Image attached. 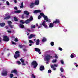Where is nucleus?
<instances>
[{"mask_svg":"<svg viewBox=\"0 0 78 78\" xmlns=\"http://www.w3.org/2000/svg\"><path fill=\"white\" fill-rule=\"evenodd\" d=\"M11 73H15L16 75H17L18 74L17 73V70H16L14 69L11 71Z\"/></svg>","mask_w":78,"mask_h":78,"instance_id":"f8f14e48","label":"nucleus"},{"mask_svg":"<svg viewBox=\"0 0 78 78\" xmlns=\"http://www.w3.org/2000/svg\"><path fill=\"white\" fill-rule=\"evenodd\" d=\"M78 66V65L77 64H76V67H77Z\"/></svg>","mask_w":78,"mask_h":78,"instance_id":"0e129e2a","label":"nucleus"},{"mask_svg":"<svg viewBox=\"0 0 78 78\" xmlns=\"http://www.w3.org/2000/svg\"><path fill=\"white\" fill-rule=\"evenodd\" d=\"M58 65L57 64H54V65H52L51 66V68H52V69H53V70H56V69L55 68V67H58Z\"/></svg>","mask_w":78,"mask_h":78,"instance_id":"0eeeda50","label":"nucleus"},{"mask_svg":"<svg viewBox=\"0 0 78 78\" xmlns=\"http://www.w3.org/2000/svg\"><path fill=\"white\" fill-rule=\"evenodd\" d=\"M29 43H32V44H33V43H34L33 41L31 40H29Z\"/></svg>","mask_w":78,"mask_h":78,"instance_id":"58836bf2","label":"nucleus"},{"mask_svg":"<svg viewBox=\"0 0 78 78\" xmlns=\"http://www.w3.org/2000/svg\"><path fill=\"white\" fill-rule=\"evenodd\" d=\"M40 15L41 16H42L44 18V20L46 22H50V20L48 19V17L46 16H45L44 14L42 13H40Z\"/></svg>","mask_w":78,"mask_h":78,"instance_id":"f257e3e1","label":"nucleus"},{"mask_svg":"<svg viewBox=\"0 0 78 78\" xmlns=\"http://www.w3.org/2000/svg\"><path fill=\"white\" fill-rule=\"evenodd\" d=\"M15 42H17L18 41V39L17 38H15Z\"/></svg>","mask_w":78,"mask_h":78,"instance_id":"37998d69","label":"nucleus"},{"mask_svg":"<svg viewBox=\"0 0 78 78\" xmlns=\"http://www.w3.org/2000/svg\"><path fill=\"white\" fill-rule=\"evenodd\" d=\"M14 76V75H13V74H10V78H12Z\"/></svg>","mask_w":78,"mask_h":78,"instance_id":"c756f323","label":"nucleus"},{"mask_svg":"<svg viewBox=\"0 0 78 78\" xmlns=\"http://www.w3.org/2000/svg\"><path fill=\"white\" fill-rule=\"evenodd\" d=\"M14 2H15V3H17V1L16 0H14Z\"/></svg>","mask_w":78,"mask_h":78,"instance_id":"13d9d810","label":"nucleus"},{"mask_svg":"<svg viewBox=\"0 0 78 78\" xmlns=\"http://www.w3.org/2000/svg\"><path fill=\"white\" fill-rule=\"evenodd\" d=\"M5 28L6 29H8V26H6L5 27Z\"/></svg>","mask_w":78,"mask_h":78,"instance_id":"4d7b16f0","label":"nucleus"},{"mask_svg":"<svg viewBox=\"0 0 78 78\" xmlns=\"http://www.w3.org/2000/svg\"><path fill=\"white\" fill-rule=\"evenodd\" d=\"M39 3V0H36L35 2V4L36 5H38Z\"/></svg>","mask_w":78,"mask_h":78,"instance_id":"2eb2a0df","label":"nucleus"},{"mask_svg":"<svg viewBox=\"0 0 78 78\" xmlns=\"http://www.w3.org/2000/svg\"><path fill=\"white\" fill-rule=\"evenodd\" d=\"M41 15H39L38 17V19H41Z\"/></svg>","mask_w":78,"mask_h":78,"instance_id":"09e8293b","label":"nucleus"},{"mask_svg":"<svg viewBox=\"0 0 78 78\" xmlns=\"http://www.w3.org/2000/svg\"><path fill=\"white\" fill-rule=\"evenodd\" d=\"M6 3L7 5H9V2H8V1H7Z\"/></svg>","mask_w":78,"mask_h":78,"instance_id":"c03bdc74","label":"nucleus"},{"mask_svg":"<svg viewBox=\"0 0 78 78\" xmlns=\"http://www.w3.org/2000/svg\"><path fill=\"white\" fill-rule=\"evenodd\" d=\"M36 45H39V40L37 39V40L36 41Z\"/></svg>","mask_w":78,"mask_h":78,"instance_id":"412c9836","label":"nucleus"},{"mask_svg":"<svg viewBox=\"0 0 78 78\" xmlns=\"http://www.w3.org/2000/svg\"><path fill=\"white\" fill-rule=\"evenodd\" d=\"M54 26L53 23H49V28H53Z\"/></svg>","mask_w":78,"mask_h":78,"instance_id":"f3484780","label":"nucleus"},{"mask_svg":"<svg viewBox=\"0 0 78 78\" xmlns=\"http://www.w3.org/2000/svg\"><path fill=\"white\" fill-rule=\"evenodd\" d=\"M14 20L15 21L17 22V21H18V19H17V17H14Z\"/></svg>","mask_w":78,"mask_h":78,"instance_id":"cd10ccee","label":"nucleus"},{"mask_svg":"<svg viewBox=\"0 0 78 78\" xmlns=\"http://www.w3.org/2000/svg\"><path fill=\"white\" fill-rule=\"evenodd\" d=\"M5 25V24L4 23H0V25L1 27H4Z\"/></svg>","mask_w":78,"mask_h":78,"instance_id":"4be33fe9","label":"nucleus"},{"mask_svg":"<svg viewBox=\"0 0 78 78\" xmlns=\"http://www.w3.org/2000/svg\"><path fill=\"white\" fill-rule=\"evenodd\" d=\"M60 70L62 72H64V69H63L62 68H61Z\"/></svg>","mask_w":78,"mask_h":78,"instance_id":"f704fd0d","label":"nucleus"},{"mask_svg":"<svg viewBox=\"0 0 78 78\" xmlns=\"http://www.w3.org/2000/svg\"><path fill=\"white\" fill-rule=\"evenodd\" d=\"M14 9L15 10H17V7H14Z\"/></svg>","mask_w":78,"mask_h":78,"instance_id":"de8ad7c7","label":"nucleus"},{"mask_svg":"<svg viewBox=\"0 0 78 78\" xmlns=\"http://www.w3.org/2000/svg\"><path fill=\"white\" fill-rule=\"evenodd\" d=\"M23 2H22L21 3V6H20V7L21 8H23Z\"/></svg>","mask_w":78,"mask_h":78,"instance_id":"7c9ffc66","label":"nucleus"},{"mask_svg":"<svg viewBox=\"0 0 78 78\" xmlns=\"http://www.w3.org/2000/svg\"><path fill=\"white\" fill-rule=\"evenodd\" d=\"M21 11H22L21 10L15 11H14V12L16 14H18L19 13H20V12H21Z\"/></svg>","mask_w":78,"mask_h":78,"instance_id":"dca6fc26","label":"nucleus"},{"mask_svg":"<svg viewBox=\"0 0 78 78\" xmlns=\"http://www.w3.org/2000/svg\"><path fill=\"white\" fill-rule=\"evenodd\" d=\"M51 58V57L50 55H47L44 58V60L48 62Z\"/></svg>","mask_w":78,"mask_h":78,"instance_id":"f03ea898","label":"nucleus"},{"mask_svg":"<svg viewBox=\"0 0 78 78\" xmlns=\"http://www.w3.org/2000/svg\"><path fill=\"white\" fill-rule=\"evenodd\" d=\"M3 40V41H4L7 42V41H9V40L7 36H4V37Z\"/></svg>","mask_w":78,"mask_h":78,"instance_id":"6e6552de","label":"nucleus"},{"mask_svg":"<svg viewBox=\"0 0 78 78\" xmlns=\"http://www.w3.org/2000/svg\"><path fill=\"white\" fill-rule=\"evenodd\" d=\"M12 44H14V45H16V43H14V41H12Z\"/></svg>","mask_w":78,"mask_h":78,"instance_id":"a18cd8bd","label":"nucleus"},{"mask_svg":"<svg viewBox=\"0 0 78 78\" xmlns=\"http://www.w3.org/2000/svg\"><path fill=\"white\" fill-rule=\"evenodd\" d=\"M56 61H57V59H54L52 61V62L56 63Z\"/></svg>","mask_w":78,"mask_h":78,"instance_id":"a878e982","label":"nucleus"},{"mask_svg":"<svg viewBox=\"0 0 78 78\" xmlns=\"http://www.w3.org/2000/svg\"><path fill=\"white\" fill-rule=\"evenodd\" d=\"M20 27L21 28H24V26L22 24H20Z\"/></svg>","mask_w":78,"mask_h":78,"instance_id":"393cba45","label":"nucleus"},{"mask_svg":"<svg viewBox=\"0 0 78 78\" xmlns=\"http://www.w3.org/2000/svg\"><path fill=\"white\" fill-rule=\"evenodd\" d=\"M7 32H8V33H11V30H7Z\"/></svg>","mask_w":78,"mask_h":78,"instance_id":"864d4df0","label":"nucleus"},{"mask_svg":"<svg viewBox=\"0 0 78 78\" xmlns=\"http://www.w3.org/2000/svg\"><path fill=\"white\" fill-rule=\"evenodd\" d=\"M67 31V30L65 29L64 30V31H65V32H66V31Z\"/></svg>","mask_w":78,"mask_h":78,"instance_id":"bf43d9fd","label":"nucleus"},{"mask_svg":"<svg viewBox=\"0 0 78 78\" xmlns=\"http://www.w3.org/2000/svg\"><path fill=\"white\" fill-rule=\"evenodd\" d=\"M38 53L39 54H41V52H40V51H38Z\"/></svg>","mask_w":78,"mask_h":78,"instance_id":"052dcab7","label":"nucleus"},{"mask_svg":"<svg viewBox=\"0 0 78 78\" xmlns=\"http://www.w3.org/2000/svg\"><path fill=\"white\" fill-rule=\"evenodd\" d=\"M17 62L18 64H19L20 65L21 64V62H20L19 61H17Z\"/></svg>","mask_w":78,"mask_h":78,"instance_id":"ea45409f","label":"nucleus"},{"mask_svg":"<svg viewBox=\"0 0 78 78\" xmlns=\"http://www.w3.org/2000/svg\"><path fill=\"white\" fill-rule=\"evenodd\" d=\"M22 19H24V17L23 16H22Z\"/></svg>","mask_w":78,"mask_h":78,"instance_id":"69168bd1","label":"nucleus"},{"mask_svg":"<svg viewBox=\"0 0 78 78\" xmlns=\"http://www.w3.org/2000/svg\"><path fill=\"white\" fill-rule=\"evenodd\" d=\"M32 65L34 66V68H36L37 66V63L36 62L34 61L32 63Z\"/></svg>","mask_w":78,"mask_h":78,"instance_id":"39448f33","label":"nucleus"},{"mask_svg":"<svg viewBox=\"0 0 78 78\" xmlns=\"http://www.w3.org/2000/svg\"><path fill=\"white\" fill-rule=\"evenodd\" d=\"M32 45V44H29V46H31Z\"/></svg>","mask_w":78,"mask_h":78,"instance_id":"774afa93","label":"nucleus"},{"mask_svg":"<svg viewBox=\"0 0 78 78\" xmlns=\"http://www.w3.org/2000/svg\"><path fill=\"white\" fill-rule=\"evenodd\" d=\"M23 50L24 51H27V49H24Z\"/></svg>","mask_w":78,"mask_h":78,"instance_id":"6e6d98bb","label":"nucleus"},{"mask_svg":"<svg viewBox=\"0 0 78 78\" xmlns=\"http://www.w3.org/2000/svg\"><path fill=\"white\" fill-rule=\"evenodd\" d=\"M41 10H36L34 12V13H38L39 12H41Z\"/></svg>","mask_w":78,"mask_h":78,"instance_id":"4468645a","label":"nucleus"},{"mask_svg":"<svg viewBox=\"0 0 78 78\" xmlns=\"http://www.w3.org/2000/svg\"><path fill=\"white\" fill-rule=\"evenodd\" d=\"M36 27V26L34 25H32L31 26V28H34Z\"/></svg>","mask_w":78,"mask_h":78,"instance_id":"473e14b6","label":"nucleus"},{"mask_svg":"<svg viewBox=\"0 0 78 78\" xmlns=\"http://www.w3.org/2000/svg\"><path fill=\"white\" fill-rule=\"evenodd\" d=\"M19 47H20V48H22L23 46H22V45H20Z\"/></svg>","mask_w":78,"mask_h":78,"instance_id":"5fc2aeb1","label":"nucleus"},{"mask_svg":"<svg viewBox=\"0 0 78 78\" xmlns=\"http://www.w3.org/2000/svg\"><path fill=\"white\" fill-rule=\"evenodd\" d=\"M51 46H53L54 45V42H51Z\"/></svg>","mask_w":78,"mask_h":78,"instance_id":"4c0bfd02","label":"nucleus"},{"mask_svg":"<svg viewBox=\"0 0 78 78\" xmlns=\"http://www.w3.org/2000/svg\"><path fill=\"white\" fill-rule=\"evenodd\" d=\"M19 51H16L15 52V55H14V57L15 59H17L20 56L19 54Z\"/></svg>","mask_w":78,"mask_h":78,"instance_id":"7ed1b4c3","label":"nucleus"},{"mask_svg":"<svg viewBox=\"0 0 78 78\" xmlns=\"http://www.w3.org/2000/svg\"><path fill=\"white\" fill-rule=\"evenodd\" d=\"M51 70H49L48 71V73H51Z\"/></svg>","mask_w":78,"mask_h":78,"instance_id":"a19ab883","label":"nucleus"},{"mask_svg":"<svg viewBox=\"0 0 78 78\" xmlns=\"http://www.w3.org/2000/svg\"><path fill=\"white\" fill-rule=\"evenodd\" d=\"M11 17V16H7L6 18H5V19H9Z\"/></svg>","mask_w":78,"mask_h":78,"instance_id":"e433bc0d","label":"nucleus"},{"mask_svg":"<svg viewBox=\"0 0 78 78\" xmlns=\"http://www.w3.org/2000/svg\"><path fill=\"white\" fill-rule=\"evenodd\" d=\"M41 27H42V26H41L40 25V26H39L38 27V28H41Z\"/></svg>","mask_w":78,"mask_h":78,"instance_id":"680f3d73","label":"nucleus"},{"mask_svg":"<svg viewBox=\"0 0 78 78\" xmlns=\"http://www.w3.org/2000/svg\"><path fill=\"white\" fill-rule=\"evenodd\" d=\"M55 58H58V55H57L55 54Z\"/></svg>","mask_w":78,"mask_h":78,"instance_id":"c9c22d12","label":"nucleus"},{"mask_svg":"<svg viewBox=\"0 0 78 78\" xmlns=\"http://www.w3.org/2000/svg\"><path fill=\"white\" fill-rule=\"evenodd\" d=\"M61 76H62V77L63 78H65V76L63 75L62 74H61Z\"/></svg>","mask_w":78,"mask_h":78,"instance_id":"79ce46f5","label":"nucleus"},{"mask_svg":"<svg viewBox=\"0 0 78 78\" xmlns=\"http://www.w3.org/2000/svg\"><path fill=\"white\" fill-rule=\"evenodd\" d=\"M58 48L59 50H60V51H62V49L61 48Z\"/></svg>","mask_w":78,"mask_h":78,"instance_id":"603ef678","label":"nucleus"},{"mask_svg":"<svg viewBox=\"0 0 78 78\" xmlns=\"http://www.w3.org/2000/svg\"><path fill=\"white\" fill-rule=\"evenodd\" d=\"M32 76L33 78H35V76H34V74H32Z\"/></svg>","mask_w":78,"mask_h":78,"instance_id":"3c124183","label":"nucleus"},{"mask_svg":"<svg viewBox=\"0 0 78 78\" xmlns=\"http://www.w3.org/2000/svg\"><path fill=\"white\" fill-rule=\"evenodd\" d=\"M60 23V21H59V20L58 19L55 20V21L53 22V23Z\"/></svg>","mask_w":78,"mask_h":78,"instance_id":"9b49d317","label":"nucleus"},{"mask_svg":"<svg viewBox=\"0 0 78 78\" xmlns=\"http://www.w3.org/2000/svg\"><path fill=\"white\" fill-rule=\"evenodd\" d=\"M40 25L41 26H42V25H43V27H44L46 29H47V28H48V26H47V25H46L45 23V21H44L43 22L42 24H40Z\"/></svg>","mask_w":78,"mask_h":78,"instance_id":"20e7f679","label":"nucleus"},{"mask_svg":"<svg viewBox=\"0 0 78 78\" xmlns=\"http://www.w3.org/2000/svg\"><path fill=\"white\" fill-rule=\"evenodd\" d=\"M20 22L23 24L25 23V21H24L23 20H21L20 21Z\"/></svg>","mask_w":78,"mask_h":78,"instance_id":"2f4dec72","label":"nucleus"},{"mask_svg":"<svg viewBox=\"0 0 78 78\" xmlns=\"http://www.w3.org/2000/svg\"><path fill=\"white\" fill-rule=\"evenodd\" d=\"M35 50L36 51H41V50L40 49L37 48H35Z\"/></svg>","mask_w":78,"mask_h":78,"instance_id":"5701e85b","label":"nucleus"},{"mask_svg":"<svg viewBox=\"0 0 78 78\" xmlns=\"http://www.w3.org/2000/svg\"><path fill=\"white\" fill-rule=\"evenodd\" d=\"M24 13L25 14L27 15L25 18H28V15L29 14V12L27 11H24Z\"/></svg>","mask_w":78,"mask_h":78,"instance_id":"1a4fd4ad","label":"nucleus"},{"mask_svg":"<svg viewBox=\"0 0 78 78\" xmlns=\"http://www.w3.org/2000/svg\"><path fill=\"white\" fill-rule=\"evenodd\" d=\"M36 35L34 34H31L29 37H28L29 39H31L33 38Z\"/></svg>","mask_w":78,"mask_h":78,"instance_id":"ddd939ff","label":"nucleus"},{"mask_svg":"<svg viewBox=\"0 0 78 78\" xmlns=\"http://www.w3.org/2000/svg\"><path fill=\"white\" fill-rule=\"evenodd\" d=\"M33 20V17L32 16H31L30 17L29 20H26L25 21V23H30V21L32 20Z\"/></svg>","mask_w":78,"mask_h":78,"instance_id":"423d86ee","label":"nucleus"},{"mask_svg":"<svg viewBox=\"0 0 78 78\" xmlns=\"http://www.w3.org/2000/svg\"><path fill=\"white\" fill-rule=\"evenodd\" d=\"M8 24H9V25H11V23H12V22H11V21H8Z\"/></svg>","mask_w":78,"mask_h":78,"instance_id":"72a5a7b5","label":"nucleus"},{"mask_svg":"<svg viewBox=\"0 0 78 78\" xmlns=\"http://www.w3.org/2000/svg\"><path fill=\"white\" fill-rule=\"evenodd\" d=\"M28 62H26L22 63V65H23V66H25L26 64H28Z\"/></svg>","mask_w":78,"mask_h":78,"instance_id":"bb28decb","label":"nucleus"},{"mask_svg":"<svg viewBox=\"0 0 78 78\" xmlns=\"http://www.w3.org/2000/svg\"><path fill=\"white\" fill-rule=\"evenodd\" d=\"M74 56H76L75 54L74 53H72L70 55V57L71 58H73Z\"/></svg>","mask_w":78,"mask_h":78,"instance_id":"a211bd4d","label":"nucleus"},{"mask_svg":"<svg viewBox=\"0 0 78 78\" xmlns=\"http://www.w3.org/2000/svg\"><path fill=\"white\" fill-rule=\"evenodd\" d=\"M47 41V39L45 37H43L42 39V41L44 42H45Z\"/></svg>","mask_w":78,"mask_h":78,"instance_id":"b1692460","label":"nucleus"},{"mask_svg":"<svg viewBox=\"0 0 78 78\" xmlns=\"http://www.w3.org/2000/svg\"><path fill=\"white\" fill-rule=\"evenodd\" d=\"M40 70L41 71L44 70V66H40Z\"/></svg>","mask_w":78,"mask_h":78,"instance_id":"6ab92c4d","label":"nucleus"},{"mask_svg":"<svg viewBox=\"0 0 78 78\" xmlns=\"http://www.w3.org/2000/svg\"><path fill=\"white\" fill-rule=\"evenodd\" d=\"M20 61L22 63H23V62H25V60H24L23 58L21 59Z\"/></svg>","mask_w":78,"mask_h":78,"instance_id":"c85d7f7f","label":"nucleus"},{"mask_svg":"<svg viewBox=\"0 0 78 78\" xmlns=\"http://www.w3.org/2000/svg\"><path fill=\"white\" fill-rule=\"evenodd\" d=\"M11 28H12L13 27V26L12 25H10L9 26Z\"/></svg>","mask_w":78,"mask_h":78,"instance_id":"49530a36","label":"nucleus"},{"mask_svg":"<svg viewBox=\"0 0 78 78\" xmlns=\"http://www.w3.org/2000/svg\"><path fill=\"white\" fill-rule=\"evenodd\" d=\"M61 63H62V64H64V61H63V60H61Z\"/></svg>","mask_w":78,"mask_h":78,"instance_id":"8fccbe9b","label":"nucleus"},{"mask_svg":"<svg viewBox=\"0 0 78 78\" xmlns=\"http://www.w3.org/2000/svg\"><path fill=\"white\" fill-rule=\"evenodd\" d=\"M28 31H30V29H27Z\"/></svg>","mask_w":78,"mask_h":78,"instance_id":"338daca9","label":"nucleus"},{"mask_svg":"<svg viewBox=\"0 0 78 78\" xmlns=\"http://www.w3.org/2000/svg\"><path fill=\"white\" fill-rule=\"evenodd\" d=\"M14 37H15L13 36L12 37V39H13V38H14Z\"/></svg>","mask_w":78,"mask_h":78,"instance_id":"e2e57ef3","label":"nucleus"},{"mask_svg":"<svg viewBox=\"0 0 78 78\" xmlns=\"http://www.w3.org/2000/svg\"><path fill=\"white\" fill-rule=\"evenodd\" d=\"M7 71H4L2 73L1 75L2 76H6L7 75Z\"/></svg>","mask_w":78,"mask_h":78,"instance_id":"9d476101","label":"nucleus"},{"mask_svg":"<svg viewBox=\"0 0 78 78\" xmlns=\"http://www.w3.org/2000/svg\"><path fill=\"white\" fill-rule=\"evenodd\" d=\"M34 6V4L33 3H32L30 4V6L31 8H33Z\"/></svg>","mask_w":78,"mask_h":78,"instance_id":"aec40b11","label":"nucleus"}]
</instances>
